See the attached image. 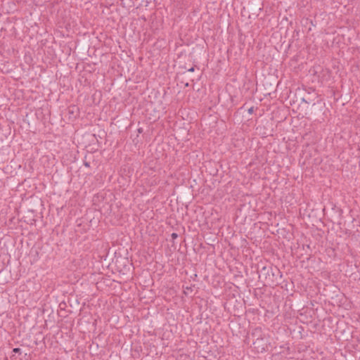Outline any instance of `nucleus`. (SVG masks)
Returning <instances> with one entry per match:
<instances>
[{
    "instance_id": "obj_3",
    "label": "nucleus",
    "mask_w": 360,
    "mask_h": 360,
    "mask_svg": "<svg viewBox=\"0 0 360 360\" xmlns=\"http://www.w3.org/2000/svg\"><path fill=\"white\" fill-rule=\"evenodd\" d=\"M100 264H101L100 262H96V266H94L92 268H96L98 270H99L100 269Z\"/></svg>"
},
{
    "instance_id": "obj_1",
    "label": "nucleus",
    "mask_w": 360,
    "mask_h": 360,
    "mask_svg": "<svg viewBox=\"0 0 360 360\" xmlns=\"http://www.w3.org/2000/svg\"><path fill=\"white\" fill-rule=\"evenodd\" d=\"M172 239L174 240L178 237V234L176 233H172L171 234Z\"/></svg>"
},
{
    "instance_id": "obj_8",
    "label": "nucleus",
    "mask_w": 360,
    "mask_h": 360,
    "mask_svg": "<svg viewBox=\"0 0 360 360\" xmlns=\"http://www.w3.org/2000/svg\"><path fill=\"white\" fill-rule=\"evenodd\" d=\"M110 266H111L110 264L109 266H108V268L109 269H111V270H112V269H113V268H112V267H111Z\"/></svg>"
},
{
    "instance_id": "obj_6",
    "label": "nucleus",
    "mask_w": 360,
    "mask_h": 360,
    "mask_svg": "<svg viewBox=\"0 0 360 360\" xmlns=\"http://www.w3.org/2000/svg\"><path fill=\"white\" fill-rule=\"evenodd\" d=\"M19 351H20V349H19V348H15V349H13V352H18Z\"/></svg>"
},
{
    "instance_id": "obj_5",
    "label": "nucleus",
    "mask_w": 360,
    "mask_h": 360,
    "mask_svg": "<svg viewBox=\"0 0 360 360\" xmlns=\"http://www.w3.org/2000/svg\"><path fill=\"white\" fill-rule=\"evenodd\" d=\"M188 72H194V71H195V67H193H193H191V68H189V69L188 70Z\"/></svg>"
},
{
    "instance_id": "obj_4",
    "label": "nucleus",
    "mask_w": 360,
    "mask_h": 360,
    "mask_svg": "<svg viewBox=\"0 0 360 360\" xmlns=\"http://www.w3.org/2000/svg\"><path fill=\"white\" fill-rule=\"evenodd\" d=\"M84 165L86 167H90V163H89V162L84 161Z\"/></svg>"
},
{
    "instance_id": "obj_9",
    "label": "nucleus",
    "mask_w": 360,
    "mask_h": 360,
    "mask_svg": "<svg viewBox=\"0 0 360 360\" xmlns=\"http://www.w3.org/2000/svg\"><path fill=\"white\" fill-rule=\"evenodd\" d=\"M265 269H266V266H263V267L262 268V270H265Z\"/></svg>"
},
{
    "instance_id": "obj_7",
    "label": "nucleus",
    "mask_w": 360,
    "mask_h": 360,
    "mask_svg": "<svg viewBox=\"0 0 360 360\" xmlns=\"http://www.w3.org/2000/svg\"><path fill=\"white\" fill-rule=\"evenodd\" d=\"M138 131H139V133H141V132H142V131H143V129H142L141 128H140V129H139V130H138Z\"/></svg>"
},
{
    "instance_id": "obj_2",
    "label": "nucleus",
    "mask_w": 360,
    "mask_h": 360,
    "mask_svg": "<svg viewBox=\"0 0 360 360\" xmlns=\"http://www.w3.org/2000/svg\"><path fill=\"white\" fill-rule=\"evenodd\" d=\"M248 112L250 114V115H252L253 112H254V107L252 106L251 108H250L248 110Z\"/></svg>"
}]
</instances>
